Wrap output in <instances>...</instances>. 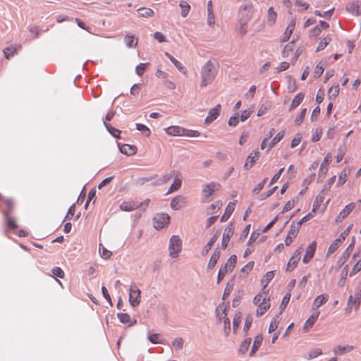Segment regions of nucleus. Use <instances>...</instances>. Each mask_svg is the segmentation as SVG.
I'll return each mask as SVG.
<instances>
[{
  "instance_id": "obj_55",
  "label": "nucleus",
  "mask_w": 361,
  "mask_h": 361,
  "mask_svg": "<svg viewBox=\"0 0 361 361\" xmlns=\"http://www.w3.org/2000/svg\"><path fill=\"white\" fill-rule=\"evenodd\" d=\"M117 317L119 321L123 324H128V322H131V317L127 313H118Z\"/></svg>"
},
{
  "instance_id": "obj_57",
  "label": "nucleus",
  "mask_w": 361,
  "mask_h": 361,
  "mask_svg": "<svg viewBox=\"0 0 361 361\" xmlns=\"http://www.w3.org/2000/svg\"><path fill=\"white\" fill-rule=\"evenodd\" d=\"M279 317L276 316L272 319V320L270 322L269 327V333H271L274 331L279 326Z\"/></svg>"
},
{
  "instance_id": "obj_9",
  "label": "nucleus",
  "mask_w": 361,
  "mask_h": 361,
  "mask_svg": "<svg viewBox=\"0 0 361 361\" xmlns=\"http://www.w3.org/2000/svg\"><path fill=\"white\" fill-rule=\"evenodd\" d=\"M317 247V242H312L307 247L305 254L302 258V262L305 264H307L314 257V252Z\"/></svg>"
},
{
  "instance_id": "obj_28",
  "label": "nucleus",
  "mask_w": 361,
  "mask_h": 361,
  "mask_svg": "<svg viewBox=\"0 0 361 361\" xmlns=\"http://www.w3.org/2000/svg\"><path fill=\"white\" fill-rule=\"evenodd\" d=\"M218 238V233H215L208 241V243L204 246L202 250V255L204 256L207 255L211 250L213 245L215 243Z\"/></svg>"
},
{
  "instance_id": "obj_59",
  "label": "nucleus",
  "mask_w": 361,
  "mask_h": 361,
  "mask_svg": "<svg viewBox=\"0 0 361 361\" xmlns=\"http://www.w3.org/2000/svg\"><path fill=\"white\" fill-rule=\"evenodd\" d=\"M325 195H322V193H319V195L316 197L315 201L313 204L314 210L316 209H318L321 204L323 202L324 200Z\"/></svg>"
},
{
  "instance_id": "obj_31",
  "label": "nucleus",
  "mask_w": 361,
  "mask_h": 361,
  "mask_svg": "<svg viewBox=\"0 0 361 361\" xmlns=\"http://www.w3.org/2000/svg\"><path fill=\"white\" fill-rule=\"evenodd\" d=\"M175 173H176V171H171L170 173H167V174H165L163 176H161V178H159L154 183V185H163L166 183H167L168 181H169L173 177L175 176Z\"/></svg>"
},
{
  "instance_id": "obj_27",
  "label": "nucleus",
  "mask_w": 361,
  "mask_h": 361,
  "mask_svg": "<svg viewBox=\"0 0 361 361\" xmlns=\"http://www.w3.org/2000/svg\"><path fill=\"white\" fill-rule=\"evenodd\" d=\"M235 209V204L232 202H229V204L227 205L225 209L224 214L221 217V221H226L228 218L231 216L232 213L233 212Z\"/></svg>"
},
{
  "instance_id": "obj_36",
  "label": "nucleus",
  "mask_w": 361,
  "mask_h": 361,
  "mask_svg": "<svg viewBox=\"0 0 361 361\" xmlns=\"http://www.w3.org/2000/svg\"><path fill=\"white\" fill-rule=\"evenodd\" d=\"M137 12L139 13V16L143 18H149L152 17L154 15V11L149 8H138Z\"/></svg>"
},
{
  "instance_id": "obj_8",
  "label": "nucleus",
  "mask_w": 361,
  "mask_h": 361,
  "mask_svg": "<svg viewBox=\"0 0 361 361\" xmlns=\"http://www.w3.org/2000/svg\"><path fill=\"white\" fill-rule=\"evenodd\" d=\"M233 235V226L231 224H229L226 228L224 229L222 241H221V247L222 249H226L228 243Z\"/></svg>"
},
{
  "instance_id": "obj_62",
  "label": "nucleus",
  "mask_w": 361,
  "mask_h": 361,
  "mask_svg": "<svg viewBox=\"0 0 361 361\" xmlns=\"http://www.w3.org/2000/svg\"><path fill=\"white\" fill-rule=\"evenodd\" d=\"M290 294H286V295H284V297L282 299V301H281V303L280 305V309H281V311H280V314L282 313V312L285 310V308L286 307L288 303L289 302V300H290Z\"/></svg>"
},
{
  "instance_id": "obj_18",
  "label": "nucleus",
  "mask_w": 361,
  "mask_h": 361,
  "mask_svg": "<svg viewBox=\"0 0 361 361\" xmlns=\"http://www.w3.org/2000/svg\"><path fill=\"white\" fill-rule=\"evenodd\" d=\"M353 298H355V310H357L360 305L361 300V288H357L355 289L354 295H350L348 298V305H350L353 303Z\"/></svg>"
},
{
  "instance_id": "obj_53",
  "label": "nucleus",
  "mask_w": 361,
  "mask_h": 361,
  "mask_svg": "<svg viewBox=\"0 0 361 361\" xmlns=\"http://www.w3.org/2000/svg\"><path fill=\"white\" fill-rule=\"evenodd\" d=\"M325 64L324 63L319 62L315 67L314 74V77L319 78L322 75L324 71Z\"/></svg>"
},
{
  "instance_id": "obj_64",
  "label": "nucleus",
  "mask_w": 361,
  "mask_h": 361,
  "mask_svg": "<svg viewBox=\"0 0 361 361\" xmlns=\"http://www.w3.org/2000/svg\"><path fill=\"white\" fill-rule=\"evenodd\" d=\"M147 66H148L147 63H140L138 66H137V67L135 68V72H136L137 75H138L139 76H141L144 73Z\"/></svg>"
},
{
  "instance_id": "obj_48",
  "label": "nucleus",
  "mask_w": 361,
  "mask_h": 361,
  "mask_svg": "<svg viewBox=\"0 0 361 361\" xmlns=\"http://www.w3.org/2000/svg\"><path fill=\"white\" fill-rule=\"evenodd\" d=\"M179 6L182 8L181 16L184 18L186 17L190 11V5L186 1H181L179 3Z\"/></svg>"
},
{
  "instance_id": "obj_1",
  "label": "nucleus",
  "mask_w": 361,
  "mask_h": 361,
  "mask_svg": "<svg viewBox=\"0 0 361 361\" xmlns=\"http://www.w3.org/2000/svg\"><path fill=\"white\" fill-rule=\"evenodd\" d=\"M219 66L217 63L207 61L201 68V87H205L212 83L217 75Z\"/></svg>"
},
{
  "instance_id": "obj_33",
  "label": "nucleus",
  "mask_w": 361,
  "mask_h": 361,
  "mask_svg": "<svg viewBox=\"0 0 361 361\" xmlns=\"http://www.w3.org/2000/svg\"><path fill=\"white\" fill-rule=\"evenodd\" d=\"M237 263V256L235 255H231L228 259L227 260V262L224 266L226 269H228V271H232Z\"/></svg>"
},
{
  "instance_id": "obj_60",
  "label": "nucleus",
  "mask_w": 361,
  "mask_h": 361,
  "mask_svg": "<svg viewBox=\"0 0 361 361\" xmlns=\"http://www.w3.org/2000/svg\"><path fill=\"white\" fill-rule=\"evenodd\" d=\"M334 8H331V9H329V11L324 12V13H321L318 10H316L314 11V14L316 16H320V17H323V18H330L331 16H332L333 13H334Z\"/></svg>"
},
{
  "instance_id": "obj_61",
  "label": "nucleus",
  "mask_w": 361,
  "mask_h": 361,
  "mask_svg": "<svg viewBox=\"0 0 361 361\" xmlns=\"http://www.w3.org/2000/svg\"><path fill=\"white\" fill-rule=\"evenodd\" d=\"M172 345L176 349V350H180L183 347V340L182 338L178 337L174 339L172 341Z\"/></svg>"
},
{
  "instance_id": "obj_50",
  "label": "nucleus",
  "mask_w": 361,
  "mask_h": 361,
  "mask_svg": "<svg viewBox=\"0 0 361 361\" xmlns=\"http://www.w3.org/2000/svg\"><path fill=\"white\" fill-rule=\"evenodd\" d=\"M3 52L6 59H10L16 52V49L13 46L6 47L4 49Z\"/></svg>"
},
{
  "instance_id": "obj_30",
  "label": "nucleus",
  "mask_w": 361,
  "mask_h": 361,
  "mask_svg": "<svg viewBox=\"0 0 361 361\" xmlns=\"http://www.w3.org/2000/svg\"><path fill=\"white\" fill-rule=\"evenodd\" d=\"M250 343H251L250 338H246L245 339H244L241 342V343L239 346V348L238 350V353L240 355L245 354L248 350Z\"/></svg>"
},
{
  "instance_id": "obj_20",
  "label": "nucleus",
  "mask_w": 361,
  "mask_h": 361,
  "mask_svg": "<svg viewBox=\"0 0 361 361\" xmlns=\"http://www.w3.org/2000/svg\"><path fill=\"white\" fill-rule=\"evenodd\" d=\"M119 207L122 211L130 212L139 208V205L138 202L134 201L123 202Z\"/></svg>"
},
{
  "instance_id": "obj_23",
  "label": "nucleus",
  "mask_w": 361,
  "mask_h": 361,
  "mask_svg": "<svg viewBox=\"0 0 361 361\" xmlns=\"http://www.w3.org/2000/svg\"><path fill=\"white\" fill-rule=\"evenodd\" d=\"M346 9L348 12L353 15L360 16L361 14V8L358 1L352 2L348 4Z\"/></svg>"
},
{
  "instance_id": "obj_22",
  "label": "nucleus",
  "mask_w": 361,
  "mask_h": 361,
  "mask_svg": "<svg viewBox=\"0 0 361 361\" xmlns=\"http://www.w3.org/2000/svg\"><path fill=\"white\" fill-rule=\"evenodd\" d=\"M165 56L168 57V59L173 63V65L176 67V68L183 74H186L187 71L186 68L182 65V63L176 59L173 56H171L167 51L165 52Z\"/></svg>"
},
{
  "instance_id": "obj_24",
  "label": "nucleus",
  "mask_w": 361,
  "mask_h": 361,
  "mask_svg": "<svg viewBox=\"0 0 361 361\" xmlns=\"http://www.w3.org/2000/svg\"><path fill=\"white\" fill-rule=\"evenodd\" d=\"M319 315V312H317L313 314H312L305 322V324H304V326H303V330L305 331H307L309 329L312 328L313 326V325L314 324V323L316 322L318 317Z\"/></svg>"
},
{
  "instance_id": "obj_56",
  "label": "nucleus",
  "mask_w": 361,
  "mask_h": 361,
  "mask_svg": "<svg viewBox=\"0 0 361 361\" xmlns=\"http://www.w3.org/2000/svg\"><path fill=\"white\" fill-rule=\"evenodd\" d=\"M5 220L6 221L7 226L11 229H14L18 227L17 223L15 219L12 218L9 216H4Z\"/></svg>"
},
{
  "instance_id": "obj_49",
  "label": "nucleus",
  "mask_w": 361,
  "mask_h": 361,
  "mask_svg": "<svg viewBox=\"0 0 361 361\" xmlns=\"http://www.w3.org/2000/svg\"><path fill=\"white\" fill-rule=\"evenodd\" d=\"M136 129L142 132V133L146 137H149L151 135L150 130L144 124L136 123Z\"/></svg>"
},
{
  "instance_id": "obj_4",
  "label": "nucleus",
  "mask_w": 361,
  "mask_h": 361,
  "mask_svg": "<svg viewBox=\"0 0 361 361\" xmlns=\"http://www.w3.org/2000/svg\"><path fill=\"white\" fill-rule=\"evenodd\" d=\"M170 217L167 214H157L153 219L154 227L161 229L169 224Z\"/></svg>"
},
{
  "instance_id": "obj_43",
  "label": "nucleus",
  "mask_w": 361,
  "mask_h": 361,
  "mask_svg": "<svg viewBox=\"0 0 361 361\" xmlns=\"http://www.w3.org/2000/svg\"><path fill=\"white\" fill-rule=\"evenodd\" d=\"M124 40L126 46L130 48L136 47L137 44V40H135L134 35H126Z\"/></svg>"
},
{
  "instance_id": "obj_51",
  "label": "nucleus",
  "mask_w": 361,
  "mask_h": 361,
  "mask_svg": "<svg viewBox=\"0 0 361 361\" xmlns=\"http://www.w3.org/2000/svg\"><path fill=\"white\" fill-rule=\"evenodd\" d=\"M274 271H268L263 277L262 283H264V288H265L268 283L274 279Z\"/></svg>"
},
{
  "instance_id": "obj_10",
  "label": "nucleus",
  "mask_w": 361,
  "mask_h": 361,
  "mask_svg": "<svg viewBox=\"0 0 361 361\" xmlns=\"http://www.w3.org/2000/svg\"><path fill=\"white\" fill-rule=\"evenodd\" d=\"M355 207V204L354 202H350L348 204H347L336 216V221L337 223L341 222L354 209Z\"/></svg>"
},
{
  "instance_id": "obj_15",
  "label": "nucleus",
  "mask_w": 361,
  "mask_h": 361,
  "mask_svg": "<svg viewBox=\"0 0 361 361\" xmlns=\"http://www.w3.org/2000/svg\"><path fill=\"white\" fill-rule=\"evenodd\" d=\"M166 133L172 136H184L185 128L180 126H170L165 129Z\"/></svg>"
},
{
  "instance_id": "obj_11",
  "label": "nucleus",
  "mask_w": 361,
  "mask_h": 361,
  "mask_svg": "<svg viewBox=\"0 0 361 361\" xmlns=\"http://www.w3.org/2000/svg\"><path fill=\"white\" fill-rule=\"evenodd\" d=\"M299 230H300V228H298V226H295L294 223H293L290 225L288 235L285 240L286 245L289 246L292 243L293 239H295L296 238V236L299 232Z\"/></svg>"
},
{
  "instance_id": "obj_45",
  "label": "nucleus",
  "mask_w": 361,
  "mask_h": 361,
  "mask_svg": "<svg viewBox=\"0 0 361 361\" xmlns=\"http://www.w3.org/2000/svg\"><path fill=\"white\" fill-rule=\"evenodd\" d=\"M294 47V41H291L288 42L283 48V50L281 52L282 56L283 58L288 57L289 54L293 51Z\"/></svg>"
},
{
  "instance_id": "obj_54",
  "label": "nucleus",
  "mask_w": 361,
  "mask_h": 361,
  "mask_svg": "<svg viewBox=\"0 0 361 361\" xmlns=\"http://www.w3.org/2000/svg\"><path fill=\"white\" fill-rule=\"evenodd\" d=\"M350 254L348 252L343 251L341 256L339 257L337 265L338 268H341L347 261V259L349 258Z\"/></svg>"
},
{
  "instance_id": "obj_12",
  "label": "nucleus",
  "mask_w": 361,
  "mask_h": 361,
  "mask_svg": "<svg viewBox=\"0 0 361 361\" xmlns=\"http://www.w3.org/2000/svg\"><path fill=\"white\" fill-rule=\"evenodd\" d=\"M217 317H219V320L223 319L224 320V331L225 333L226 336H228L229 334L230 330H231V322L230 319L227 317V313H226V308H224L222 310L221 313H218Z\"/></svg>"
},
{
  "instance_id": "obj_14",
  "label": "nucleus",
  "mask_w": 361,
  "mask_h": 361,
  "mask_svg": "<svg viewBox=\"0 0 361 361\" xmlns=\"http://www.w3.org/2000/svg\"><path fill=\"white\" fill-rule=\"evenodd\" d=\"M221 109V105L217 104L215 107L211 109L209 111L208 116L206 117L204 122L207 124L211 123L212 121L216 120L219 115Z\"/></svg>"
},
{
  "instance_id": "obj_19",
  "label": "nucleus",
  "mask_w": 361,
  "mask_h": 361,
  "mask_svg": "<svg viewBox=\"0 0 361 361\" xmlns=\"http://www.w3.org/2000/svg\"><path fill=\"white\" fill-rule=\"evenodd\" d=\"M207 24L209 26H214L215 24V16L212 1L207 2Z\"/></svg>"
},
{
  "instance_id": "obj_52",
  "label": "nucleus",
  "mask_w": 361,
  "mask_h": 361,
  "mask_svg": "<svg viewBox=\"0 0 361 361\" xmlns=\"http://www.w3.org/2000/svg\"><path fill=\"white\" fill-rule=\"evenodd\" d=\"M161 338V335L160 334H149L147 337L149 341L154 344L162 343Z\"/></svg>"
},
{
  "instance_id": "obj_40",
  "label": "nucleus",
  "mask_w": 361,
  "mask_h": 361,
  "mask_svg": "<svg viewBox=\"0 0 361 361\" xmlns=\"http://www.w3.org/2000/svg\"><path fill=\"white\" fill-rule=\"evenodd\" d=\"M104 126L112 136L116 138L120 137L121 130L114 128L113 126H111L110 124H108L105 121H104Z\"/></svg>"
},
{
  "instance_id": "obj_41",
  "label": "nucleus",
  "mask_w": 361,
  "mask_h": 361,
  "mask_svg": "<svg viewBox=\"0 0 361 361\" xmlns=\"http://www.w3.org/2000/svg\"><path fill=\"white\" fill-rule=\"evenodd\" d=\"M341 239H335L333 243L330 245L328 251H327V255H330L333 254L341 245Z\"/></svg>"
},
{
  "instance_id": "obj_34",
  "label": "nucleus",
  "mask_w": 361,
  "mask_h": 361,
  "mask_svg": "<svg viewBox=\"0 0 361 361\" xmlns=\"http://www.w3.org/2000/svg\"><path fill=\"white\" fill-rule=\"evenodd\" d=\"M270 303L266 301V300H263V301L258 305V308L257 310V316H262L265 313V312L269 308Z\"/></svg>"
},
{
  "instance_id": "obj_25",
  "label": "nucleus",
  "mask_w": 361,
  "mask_h": 361,
  "mask_svg": "<svg viewBox=\"0 0 361 361\" xmlns=\"http://www.w3.org/2000/svg\"><path fill=\"white\" fill-rule=\"evenodd\" d=\"M6 209L4 210L3 214L4 216H9L11 215L15 209V203L13 199L11 198H7L4 200Z\"/></svg>"
},
{
  "instance_id": "obj_3",
  "label": "nucleus",
  "mask_w": 361,
  "mask_h": 361,
  "mask_svg": "<svg viewBox=\"0 0 361 361\" xmlns=\"http://www.w3.org/2000/svg\"><path fill=\"white\" fill-rule=\"evenodd\" d=\"M182 241L178 235H172L169 245V255L172 258L178 257L181 250Z\"/></svg>"
},
{
  "instance_id": "obj_46",
  "label": "nucleus",
  "mask_w": 361,
  "mask_h": 361,
  "mask_svg": "<svg viewBox=\"0 0 361 361\" xmlns=\"http://www.w3.org/2000/svg\"><path fill=\"white\" fill-rule=\"evenodd\" d=\"M331 41V39L329 36L322 39L321 41L319 42V46L316 49V51H319L321 50L324 49V48L326 47V46L330 43Z\"/></svg>"
},
{
  "instance_id": "obj_17",
  "label": "nucleus",
  "mask_w": 361,
  "mask_h": 361,
  "mask_svg": "<svg viewBox=\"0 0 361 361\" xmlns=\"http://www.w3.org/2000/svg\"><path fill=\"white\" fill-rule=\"evenodd\" d=\"M185 203V197L181 195L175 197L171 202V207L174 210L180 209Z\"/></svg>"
},
{
  "instance_id": "obj_39",
  "label": "nucleus",
  "mask_w": 361,
  "mask_h": 361,
  "mask_svg": "<svg viewBox=\"0 0 361 361\" xmlns=\"http://www.w3.org/2000/svg\"><path fill=\"white\" fill-rule=\"evenodd\" d=\"M181 184H182V180L180 178L176 177L173 180V183L170 186V188L167 192V194L177 191L181 187Z\"/></svg>"
},
{
  "instance_id": "obj_26",
  "label": "nucleus",
  "mask_w": 361,
  "mask_h": 361,
  "mask_svg": "<svg viewBox=\"0 0 361 361\" xmlns=\"http://www.w3.org/2000/svg\"><path fill=\"white\" fill-rule=\"evenodd\" d=\"M263 341V338L262 335H257L255 338V341L253 345L252 346L251 350L250 352V356H253L259 348L261 346Z\"/></svg>"
},
{
  "instance_id": "obj_29",
  "label": "nucleus",
  "mask_w": 361,
  "mask_h": 361,
  "mask_svg": "<svg viewBox=\"0 0 361 361\" xmlns=\"http://www.w3.org/2000/svg\"><path fill=\"white\" fill-rule=\"evenodd\" d=\"M328 301V295L322 294L318 295L314 300L313 308L317 309Z\"/></svg>"
},
{
  "instance_id": "obj_21",
  "label": "nucleus",
  "mask_w": 361,
  "mask_h": 361,
  "mask_svg": "<svg viewBox=\"0 0 361 361\" xmlns=\"http://www.w3.org/2000/svg\"><path fill=\"white\" fill-rule=\"evenodd\" d=\"M220 255H221V251L219 250V248H216L209 261V263L207 265V268L209 269H212L215 267V265L216 264V263L220 257Z\"/></svg>"
},
{
  "instance_id": "obj_63",
  "label": "nucleus",
  "mask_w": 361,
  "mask_h": 361,
  "mask_svg": "<svg viewBox=\"0 0 361 361\" xmlns=\"http://www.w3.org/2000/svg\"><path fill=\"white\" fill-rule=\"evenodd\" d=\"M322 354V350L320 348H317L309 352L307 358L311 360L318 357Z\"/></svg>"
},
{
  "instance_id": "obj_37",
  "label": "nucleus",
  "mask_w": 361,
  "mask_h": 361,
  "mask_svg": "<svg viewBox=\"0 0 361 361\" xmlns=\"http://www.w3.org/2000/svg\"><path fill=\"white\" fill-rule=\"evenodd\" d=\"M277 13L274 11L273 7H269L268 9L267 20L270 25H273L276 20Z\"/></svg>"
},
{
  "instance_id": "obj_7",
  "label": "nucleus",
  "mask_w": 361,
  "mask_h": 361,
  "mask_svg": "<svg viewBox=\"0 0 361 361\" xmlns=\"http://www.w3.org/2000/svg\"><path fill=\"white\" fill-rule=\"evenodd\" d=\"M220 184L214 182H211L206 184L202 189L203 199L206 200L211 196L216 190H219Z\"/></svg>"
},
{
  "instance_id": "obj_35",
  "label": "nucleus",
  "mask_w": 361,
  "mask_h": 361,
  "mask_svg": "<svg viewBox=\"0 0 361 361\" xmlns=\"http://www.w3.org/2000/svg\"><path fill=\"white\" fill-rule=\"evenodd\" d=\"M285 131L281 130L271 140L269 144L268 150H270L274 147L278 142H279L284 137Z\"/></svg>"
},
{
  "instance_id": "obj_42",
  "label": "nucleus",
  "mask_w": 361,
  "mask_h": 361,
  "mask_svg": "<svg viewBox=\"0 0 361 361\" xmlns=\"http://www.w3.org/2000/svg\"><path fill=\"white\" fill-rule=\"evenodd\" d=\"M339 85H336L332 86L328 91L329 99H334L339 94Z\"/></svg>"
},
{
  "instance_id": "obj_47",
  "label": "nucleus",
  "mask_w": 361,
  "mask_h": 361,
  "mask_svg": "<svg viewBox=\"0 0 361 361\" xmlns=\"http://www.w3.org/2000/svg\"><path fill=\"white\" fill-rule=\"evenodd\" d=\"M234 283L231 281L228 282L226 284V286L224 289V294L222 296V300H226L231 293L233 289Z\"/></svg>"
},
{
  "instance_id": "obj_58",
  "label": "nucleus",
  "mask_w": 361,
  "mask_h": 361,
  "mask_svg": "<svg viewBox=\"0 0 361 361\" xmlns=\"http://www.w3.org/2000/svg\"><path fill=\"white\" fill-rule=\"evenodd\" d=\"M307 109L305 108L301 110L300 113L296 116L295 119V123L296 126H300L303 121V119L306 115Z\"/></svg>"
},
{
  "instance_id": "obj_6",
  "label": "nucleus",
  "mask_w": 361,
  "mask_h": 361,
  "mask_svg": "<svg viewBox=\"0 0 361 361\" xmlns=\"http://www.w3.org/2000/svg\"><path fill=\"white\" fill-rule=\"evenodd\" d=\"M301 252H302V247H299L298 250H296L294 252L293 255H292V257H290V259H289V261L287 264L286 269V271H288V272L292 271L295 268V267L298 264V261L300 259Z\"/></svg>"
},
{
  "instance_id": "obj_5",
  "label": "nucleus",
  "mask_w": 361,
  "mask_h": 361,
  "mask_svg": "<svg viewBox=\"0 0 361 361\" xmlns=\"http://www.w3.org/2000/svg\"><path fill=\"white\" fill-rule=\"evenodd\" d=\"M140 290L135 286L130 288L129 302L133 307H136L140 304Z\"/></svg>"
},
{
  "instance_id": "obj_38",
  "label": "nucleus",
  "mask_w": 361,
  "mask_h": 361,
  "mask_svg": "<svg viewBox=\"0 0 361 361\" xmlns=\"http://www.w3.org/2000/svg\"><path fill=\"white\" fill-rule=\"evenodd\" d=\"M354 349V347L353 345H346V346H342V345H338L336 347L334 350V353L335 354H344L346 352H350Z\"/></svg>"
},
{
  "instance_id": "obj_2",
  "label": "nucleus",
  "mask_w": 361,
  "mask_h": 361,
  "mask_svg": "<svg viewBox=\"0 0 361 361\" xmlns=\"http://www.w3.org/2000/svg\"><path fill=\"white\" fill-rule=\"evenodd\" d=\"M252 7V4H244L240 6V11H247L246 14L245 20H240V27L238 32L241 35H244L247 32V23L252 17L251 8Z\"/></svg>"
},
{
  "instance_id": "obj_16",
  "label": "nucleus",
  "mask_w": 361,
  "mask_h": 361,
  "mask_svg": "<svg viewBox=\"0 0 361 361\" xmlns=\"http://www.w3.org/2000/svg\"><path fill=\"white\" fill-rule=\"evenodd\" d=\"M118 147L120 149V152L122 154L130 156L133 155L137 152V147L134 145H130L128 144H123L121 145L118 144Z\"/></svg>"
},
{
  "instance_id": "obj_32",
  "label": "nucleus",
  "mask_w": 361,
  "mask_h": 361,
  "mask_svg": "<svg viewBox=\"0 0 361 361\" xmlns=\"http://www.w3.org/2000/svg\"><path fill=\"white\" fill-rule=\"evenodd\" d=\"M304 99V94L300 92L298 93L293 99L291 104H290V109H289V111H292L293 109H295L296 107H298L300 104L301 102H302Z\"/></svg>"
},
{
  "instance_id": "obj_44",
  "label": "nucleus",
  "mask_w": 361,
  "mask_h": 361,
  "mask_svg": "<svg viewBox=\"0 0 361 361\" xmlns=\"http://www.w3.org/2000/svg\"><path fill=\"white\" fill-rule=\"evenodd\" d=\"M294 27H295V23L294 22H291L287 27L285 32H284V37H283V42H286V41H288L290 38V37L291 36L292 33H293V31L294 30Z\"/></svg>"
},
{
  "instance_id": "obj_13",
  "label": "nucleus",
  "mask_w": 361,
  "mask_h": 361,
  "mask_svg": "<svg viewBox=\"0 0 361 361\" xmlns=\"http://www.w3.org/2000/svg\"><path fill=\"white\" fill-rule=\"evenodd\" d=\"M259 157V152L257 150L252 151L247 158V161L244 165L245 170H249L255 164Z\"/></svg>"
}]
</instances>
